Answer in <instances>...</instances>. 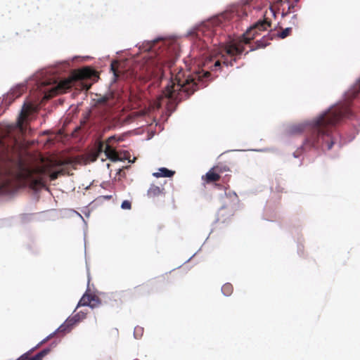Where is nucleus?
Returning <instances> with one entry per match:
<instances>
[{
	"label": "nucleus",
	"instance_id": "f257e3e1",
	"mask_svg": "<svg viewBox=\"0 0 360 360\" xmlns=\"http://www.w3.org/2000/svg\"><path fill=\"white\" fill-rule=\"evenodd\" d=\"M31 107L25 105L15 125H0V195L11 193L15 181H25L33 190L45 186L44 169L31 167L24 159L22 145L17 136L24 131L23 124Z\"/></svg>",
	"mask_w": 360,
	"mask_h": 360
},
{
	"label": "nucleus",
	"instance_id": "f03ea898",
	"mask_svg": "<svg viewBox=\"0 0 360 360\" xmlns=\"http://www.w3.org/2000/svg\"><path fill=\"white\" fill-rule=\"evenodd\" d=\"M223 25L219 18L212 19L202 24L198 28L196 37L206 44H211L213 46H224L226 55H221V59L216 60L214 64L208 68L211 70H217L221 63L226 66H233L245 51L244 44H249L258 34L259 32L264 31L271 26V22L266 19L259 20L245 33H244L238 41L226 43V36L223 33Z\"/></svg>",
	"mask_w": 360,
	"mask_h": 360
},
{
	"label": "nucleus",
	"instance_id": "7ed1b4c3",
	"mask_svg": "<svg viewBox=\"0 0 360 360\" xmlns=\"http://www.w3.org/2000/svg\"><path fill=\"white\" fill-rule=\"evenodd\" d=\"M174 60H161L160 58L148 59L141 65L140 72H136V77L143 80L151 79H162L165 71L171 75L169 84L162 91L161 98L169 99L171 102L178 103L193 94L199 89L200 75H185L182 68H174Z\"/></svg>",
	"mask_w": 360,
	"mask_h": 360
},
{
	"label": "nucleus",
	"instance_id": "20e7f679",
	"mask_svg": "<svg viewBox=\"0 0 360 360\" xmlns=\"http://www.w3.org/2000/svg\"><path fill=\"white\" fill-rule=\"evenodd\" d=\"M351 112L345 105H338L329 109L314 120L309 127L303 143L304 150L321 148L330 150L334 143L332 136L333 127L343 117H349Z\"/></svg>",
	"mask_w": 360,
	"mask_h": 360
},
{
	"label": "nucleus",
	"instance_id": "39448f33",
	"mask_svg": "<svg viewBox=\"0 0 360 360\" xmlns=\"http://www.w3.org/2000/svg\"><path fill=\"white\" fill-rule=\"evenodd\" d=\"M95 75L96 72L90 68H84L74 70L68 78L60 81L56 85L47 89L45 98H50L57 94H63L72 86L77 87L81 86L82 89L88 90L91 87V84H87L84 81L91 79Z\"/></svg>",
	"mask_w": 360,
	"mask_h": 360
},
{
	"label": "nucleus",
	"instance_id": "423d86ee",
	"mask_svg": "<svg viewBox=\"0 0 360 360\" xmlns=\"http://www.w3.org/2000/svg\"><path fill=\"white\" fill-rule=\"evenodd\" d=\"M55 335V333L49 335L45 339L41 340L39 344H37L34 347L32 348L27 352L22 354L19 356L16 360H42L44 356L50 353L51 349L56 347V344L53 343L49 347L44 349L36 355L31 356L32 354L38 348H39L41 345L45 344L48 340L52 338Z\"/></svg>",
	"mask_w": 360,
	"mask_h": 360
},
{
	"label": "nucleus",
	"instance_id": "0eeeda50",
	"mask_svg": "<svg viewBox=\"0 0 360 360\" xmlns=\"http://www.w3.org/2000/svg\"><path fill=\"white\" fill-rule=\"evenodd\" d=\"M148 292V286L147 285L142 284L134 287L133 290L116 292L112 295V297L116 302H119V303L121 304L123 302V300H125L127 297H134L142 296Z\"/></svg>",
	"mask_w": 360,
	"mask_h": 360
},
{
	"label": "nucleus",
	"instance_id": "6e6552de",
	"mask_svg": "<svg viewBox=\"0 0 360 360\" xmlns=\"http://www.w3.org/2000/svg\"><path fill=\"white\" fill-rule=\"evenodd\" d=\"M99 304L100 300L96 295L86 292L80 299L78 307L89 306L91 308H94L98 307Z\"/></svg>",
	"mask_w": 360,
	"mask_h": 360
},
{
	"label": "nucleus",
	"instance_id": "1a4fd4ad",
	"mask_svg": "<svg viewBox=\"0 0 360 360\" xmlns=\"http://www.w3.org/2000/svg\"><path fill=\"white\" fill-rule=\"evenodd\" d=\"M79 314H75L72 319H67L58 328V331L61 333H69L75 324L79 321Z\"/></svg>",
	"mask_w": 360,
	"mask_h": 360
},
{
	"label": "nucleus",
	"instance_id": "9d476101",
	"mask_svg": "<svg viewBox=\"0 0 360 360\" xmlns=\"http://www.w3.org/2000/svg\"><path fill=\"white\" fill-rule=\"evenodd\" d=\"M115 136H110L106 142V146L105 148V154L108 158L110 159L112 161H116L119 160L118 155L114 148L110 146V143L112 140H115Z\"/></svg>",
	"mask_w": 360,
	"mask_h": 360
},
{
	"label": "nucleus",
	"instance_id": "9b49d317",
	"mask_svg": "<svg viewBox=\"0 0 360 360\" xmlns=\"http://www.w3.org/2000/svg\"><path fill=\"white\" fill-rule=\"evenodd\" d=\"M120 63L117 60H113L110 65V70L113 74V81L116 82L119 79H124L125 74L120 69Z\"/></svg>",
	"mask_w": 360,
	"mask_h": 360
},
{
	"label": "nucleus",
	"instance_id": "f8f14e48",
	"mask_svg": "<svg viewBox=\"0 0 360 360\" xmlns=\"http://www.w3.org/2000/svg\"><path fill=\"white\" fill-rule=\"evenodd\" d=\"M221 178V176L212 167L205 175L202 176V179L207 184H211L213 182L218 181Z\"/></svg>",
	"mask_w": 360,
	"mask_h": 360
},
{
	"label": "nucleus",
	"instance_id": "ddd939ff",
	"mask_svg": "<svg viewBox=\"0 0 360 360\" xmlns=\"http://www.w3.org/2000/svg\"><path fill=\"white\" fill-rule=\"evenodd\" d=\"M165 194V188L163 186H156L155 184H151L150 188H148V191H147V195L149 197V198H155V197H158L161 195H164Z\"/></svg>",
	"mask_w": 360,
	"mask_h": 360
},
{
	"label": "nucleus",
	"instance_id": "4468645a",
	"mask_svg": "<svg viewBox=\"0 0 360 360\" xmlns=\"http://www.w3.org/2000/svg\"><path fill=\"white\" fill-rule=\"evenodd\" d=\"M175 174L174 171L169 170L165 167H161L158 172H154L153 175L157 178L159 177H171Z\"/></svg>",
	"mask_w": 360,
	"mask_h": 360
},
{
	"label": "nucleus",
	"instance_id": "2eb2a0df",
	"mask_svg": "<svg viewBox=\"0 0 360 360\" xmlns=\"http://www.w3.org/2000/svg\"><path fill=\"white\" fill-rule=\"evenodd\" d=\"M25 91L24 86H18L15 89H12L8 94V96L11 99H15L20 97Z\"/></svg>",
	"mask_w": 360,
	"mask_h": 360
},
{
	"label": "nucleus",
	"instance_id": "dca6fc26",
	"mask_svg": "<svg viewBox=\"0 0 360 360\" xmlns=\"http://www.w3.org/2000/svg\"><path fill=\"white\" fill-rule=\"evenodd\" d=\"M213 167L220 176L221 174L230 171L229 166L222 162H219L217 165L214 166Z\"/></svg>",
	"mask_w": 360,
	"mask_h": 360
},
{
	"label": "nucleus",
	"instance_id": "f3484780",
	"mask_svg": "<svg viewBox=\"0 0 360 360\" xmlns=\"http://www.w3.org/2000/svg\"><path fill=\"white\" fill-rule=\"evenodd\" d=\"M233 291V285L229 283H225L222 287H221V292L222 293L225 295V296H229L232 294Z\"/></svg>",
	"mask_w": 360,
	"mask_h": 360
},
{
	"label": "nucleus",
	"instance_id": "a211bd4d",
	"mask_svg": "<svg viewBox=\"0 0 360 360\" xmlns=\"http://www.w3.org/2000/svg\"><path fill=\"white\" fill-rule=\"evenodd\" d=\"M292 29L290 27L285 28L281 33L278 34V37L281 39H284L290 35Z\"/></svg>",
	"mask_w": 360,
	"mask_h": 360
},
{
	"label": "nucleus",
	"instance_id": "6ab92c4d",
	"mask_svg": "<svg viewBox=\"0 0 360 360\" xmlns=\"http://www.w3.org/2000/svg\"><path fill=\"white\" fill-rule=\"evenodd\" d=\"M121 207L123 210H130L131 208V203L129 200H124L122 202Z\"/></svg>",
	"mask_w": 360,
	"mask_h": 360
},
{
	"label": "nucleus",
	"instance_id": "aec40b11",
	"mask_svg": "<svg viewBox=\"0 0 360 360\" xmlns=\"http://www.w3.org/2000/svg\"><path fill=\"white\" fill-rule=\"evenodd\" d=\"M257 44L258 48L265 47L268 44L266 37H264L262 40L257 41Z\"/></svg>",
	"mask_w": 360,
	"mask_h": 360
},
{
	"label": "nucleus",
	"instance_id": "412c9836",
	"mask_svg": "<svg viewBox=\"0 0 360 360\" xmlns=\"http://www.w3.org/2000/svg\"><path fill=\"white\" fill-rule=\"evenodd\" d=\"M106 143H104L103 142L100 141L98 145V153H102L103 151L105 152Z\"/></svg>",
	"mask_w": 360,
	"mask_h": 360
},
{
	"label": "nucleus",
	"instance_id": "4be33fe9",
	"mask_svg": "<svg viewBox=\"0 0 360 360\" xmlns=\"http://www.w3.org/2000/svg\"><path fill=\"white\" fill-rule=\"evenodd\" d=\"M354 91L356 94L360 93V79L355 84L354 86Z\"/></svg>",
	"mask_w": 360,
	"mask_h": 360
},
{
	"label": "nucleus",
	"instance_id": "5701e85b",
	"mask_svg": "<svg viewBox=\"0 0 360 360\" xmlns=\"http://www.w3.org/2000/svg\"><path fill=\"white\" fill-rule=\"evenodd\" d=\"M60 173H61L60 172H52V173L50 174V179H51V180H55V179H56L58 177V176L60 175Z\"/></svg>",
	"mask_w": 360,
	"mask_h": 360
},
{
	"label": "nucleus",
	"instance_id": "b1692460",
	"mask_svg": "<svg viewBox=\"0 0 360 360\" xmlns=\"http://www.w3.org/2000/svg\"><path fill=\"white\" fill-rule=\"evenodd\" d=\"M295 8V5L294 4H290L288 6V11L286 13H283V15H287L288 13L291 12V11Z\"/></svg>",
	"mask_w": 360,
	"mask_h": 360
},
{
	"label": "nucleus",
	"instance_id": "393cba45",
	"mask_svg": "<svg viewBox=\"0 0 360 360\" xmlns=\"http://www.w3.org/2000/svg\"><path fill=\"white\" fill-rule=\"evenodd\" d=\"M78 314H79V316L78 318H79V321L84 319L85 316H86V314L85 313H83V312H79Z\"/></svg>",
	"mask_w": 360,
	"mask_h": 360
},
{
	"label": "nucleus",
	"instance_id": "a878e982",
	"mask_svg": "<svg viewBox=\"0 0 360 360\" xmlns=\"http://www.w3.org/2000/svg\"><path fill=\"white\" fill-rule=\"evenodd\" d=\"M210 73L208 71L205 72L203 74V77L205 78H208L210 77Z\"/></svg>",
	"mask_w": 360,
	"mask_h": 360
},
{
	"label": "nucleus",
	"instance_id": "bb28decb",
	"mask_svg": "<svg viewBox=\"0 0 360 360\" xmlns=\"http://www.w3.org/2000/svg\"><path fill=\"white\" fill-rule=\"evenodd\" d=\"M138 331L141 332L142 331V328H135V331H134L135 335H136V333H138Z\"/></svg>",
	"mask_w": 360,
	"mask_h": 360
},
{
	"label": "nucleus",
	"instance_id": "cd10ccee",
	"mask_svg": "<svg viewBox=\"0 0 360 360\" xmlns=\"http://www.w3.org/2000/svg\"><path fill=\"white\" fill-rule=\"evenodd\" d=\"M106 101H107V98H102V99L101 100V102H103V103L106 102Z\"/></svg>",
	"mask_w": 360,
	"mask_h": 360
},
{
	"label": "nucleus",
	"instance_id": "c85d7f7f",
	"mask_svg": "<svg viewBox=\"0 0 360 360\" xmlns=\"http://www.w3.org/2000/svg\"><path fill=\"white\" fill-rule=\"evenodd\" d=\"M51 84V82H49V83H46V82H42L41 84L46 86V85H49Z\"/></svg>",
	"mask_w": 360,
	"mask_h": 360
},
{
	"label": "nucleus",
	"instance_id": "c756f323",
	"mask_svg": "<svg viewBox=\"0 0 360 360\" xmlns=\"http://www.w3.org/2000/svg\"><path fill=\"white\" fill-rule=\"evenodd\" d=\"M212 60V58L209 59V60H207V61H206V64H207V65H209V63H210V62H211Z\"/></svg>",
	"mask_w": 360,
	"mask_h": 360
}]
</instances>
